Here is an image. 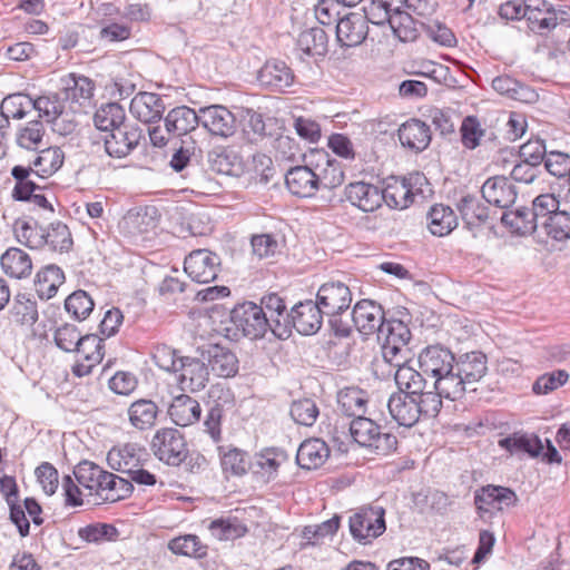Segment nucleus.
I'll use <instances>...</instances> for the list:
<instances>
[{
  "instance_id": "7",
  "label": "nucleus",
  "mask_w": 570,
  "mask_h": 570,
  "mask_svg": "<svg viewBox=\"0 0 570 570\" xmlns=\"http://www.w3.org/2000/svg\"><path fill=\"white\" fill-rule=\"evenodd\" d=\"M222 267L220 256L207 248L191 250L184 261V271L194 281L200 284L214 282Z\"/></svg>"
},
{
  "instance_id": "52",
  "label": "nucleus",
  "mask_w": 570,
  "mask_h": 570,
  "mask_svg": "<svg viewBox=\"0 0 570 570\" xmlns=\"http://www.w3.org/2000/svg\"><path fill=\"white\" fill-rule=\"evenodd\" d=\"M158 414V406L151 400L140 399L128 409L129 421L135 428H153Z\"/></svg>"
},
{
  "instance_id": "37",
  "label": "nucleus",
  "mask_w": 570,
  "mask_h": 570,
  "mask_svg": "<svg viewBox=\"0 0 570 570\" xmlns=\"http://www.w3.org/2000/svg\"><path fill=\"white\" fill-rule=\"evenodd\" d=\"M428 228L432 235L443 237L458 226L454 210L444 204H434L426 214Z\"/></svg>"
},
{
  "instance_id": "62",
  "label": "nucleus",
  "mask_w": 570,
  "mask_h": 570,
  "mask_svg": "<svg viewBox=\"0 0 570 570\" xmlns=\"http://www.w3.org/2000/svg\"><path fill=\"white\" fill-rule=\"evenodd\" d=\"M65 99L60 94H49L33 99L35 109L40 117L48 118V121L56 120L65 110Z\"/></svg>"
},
{
  "instance_id": "12",
  "label": "nucleus",
  "mask_w": 570,
  "mask_h": 570,
  "mask_svg": "<svg viewBox=\"0 0 570 570\" xmlns=\"http://www.w3.org/2000/svg\"><path fill=\"white\" fill-rule=\"evenodd\" d=\"M367 395L365 391L358 387H345L337 394V403L342 413L352 417L350 428L362 425L364 422L368 423L372 428H382V425L372 417V413L367 411Z\"/></svg>"
},
{
  "instance_id": "29",
  "label": "nucleus",
  "mask_w": 570,
  "mask_h": 570,
  "mask_svg": "<svg viewBox=\"0 0 570 570\" xmlns=\"http://www.w3.org/2000/svg\"><path fill=\"white\" fill-rule=\"evenodd\" d=\"M348 436L362 448L376 454H387L395 450L397 440L392 433H381L380 430H347Z\"/></svg>"
},
{
  "instance_id": "63",
  "label": "nucleus",
  "mask_w": 570,
  "mask_h": 570,
  "mask_svg": "<svg viewBox=\"0 0 570 570\" xmlns=\"http://www.w3.org/2000/svg\"><path fill=\"white\" fill-rule=\"evenodd\" d=\"M289 414L296 424L312 428L320 410L313 400L303 399L292 403Z\"/></svg>"
},
{
  "instance_id": "38",
  "label": "nucleus",
  "mask_w": 570,
  "mask_h": 570,
  "mask_svg": "<svg viewBox=\"0 0 570 570\" xmlns=\"http://www.w3.org/2000/svg\"><path fill=\"white\" fill-rule=\"evenodd\" d=\"M382 23L387 21L394 36L402 42H413L420 36V22L409 12L395 9L389 17H383Z\"/></svg>"
},
{
  "instance_id": "41",
  "label": "nucleus",
  "mask_w": 570,
  "mask_h": 570,
  "mask_svg": "<svg viewBox=\"0 0 570 570\" xmlns=\"http://www.w3.org/2000/svg\"><path fill=\"white\" fill-rule=\"evenodd\" d=\"M63 161V150L53 146L41 149L28 166L33 167L37 177L46 179L56 174L62 167Z\"/></svg>"
},
{
  "instance_id": "54",
  "label": "nucleus",
  "mask_w": 570,
  "mask_h": 570,
  "mask_svg": "<svg viewBox=\"0 0 570 570\" xmlns=\"http://www.w3.org/2000/svg\"><path fill=\"white\" fill-rule=\"evenodd\" d=\"M322 155L326 158V164L316 165L320 189H334L344 183V171L338 161L328 158L327 153L323 151Z\"/></svg>"
},
{
  "instance_id": "3",
  "label": "nucleus",
  "mask_w": 570,
  "mask_h": 570,
  "mask_svg": "<svg viewBox=\"0 0 570 570\" xmlns=\"http://www.w3.org/2000/svg\"><path fill=\"white\" fill-rule=\"evenodd\" d=\"M353 295L350 286L341 281L322 284L316 293L315 303L327 317L331 331L336 337H348V311Z\"/></svg>"
},
{
  "instance_id": "11",
  "label": "nucleus",
  "mask_w": 570,
  "mask_h": 570,
  "mask_svg": "<svg viewBox=\"0 0 570 570\" xmlns=\"http://www.w3.org/2000/svg\"><path fill=\"white\" fill-rule=\"evenodd\" d=\"M107 155L112 158H125L130 155L145 139L142 128L137 124L126 122L112 132L102 137Z\"/></svg>"
},
{
  "instance_id": "27",
  "label": "nucleus",
  "mask_w": 570,
  "mask_h": 570,
  "mask_svg": "<svg viewBox=\"0 0 570 570\" xmlns=\"http://www.w3.org/2000/svg\"><path fill=\"white\" fill-rule=\"evenodd\" d=\"M166 132L175 138L185 136L200 125L199 110L181 105L168 111L164 118Z\"/></svg>"
},
{
  "instance_id": "64",
  "label": "nucleus",
  "mask_w": 570,
  "mask_h": 570,
  "mask_svg": "<svg viewBox=\"0 0 570 570\" xmlns=\"http://www.w3.org/2000/svg\"><path fill=\"white\" fill-rule=\"evenodd\" d=\"M45 131V126L40 120L29 121L19 129L16 137L17 145L28 150H37L42 141Z\"/></svg>"
},
{
  "instance_id": "31",
  "label": "nucleus",
  "mask_w": 570,
  "mask_h": 570,
  "mask_svg": "<svg viewBox=\"0 0 570 570\" xmlns=\"http://www.w3.org/2000/svg\"><path fill=\"white\" fill-rule=\"evenodd\" d=\"M330 38L318 26L303 30L296 39V48L311 58H324L328 52Z\"/></svg>"
},
{
  "instance_id": "56",
  "label": "nucleus",
  "mask_w": 570,
  "mask_h": 570,
  "mask_svg": "<svg viewBox=\"0 0 570 570\" xmlns=\"http://www.w3.org/2000/svg\"><path fill=\"white\" fill-rule=\"evenodd\" d=\"M243 131L249 141H258L265 138L268 134L266 131V124L261 112L252 108H242L240 110Z\"/></svg>"
},
{
  "instance_id": "50",
  "label": "nucleus",
  "mask_w": 570,
  "mask_h": 570,
  "mask_svg": "<svg viewBox=\"0 0 570 570\" xmlns=\"http://www.w3.org/2000/svg\"><path fill=\"white\" fill-rule=\"evenodd\" d=\"M208 530L217 540H235L246 534V525L236 517H226L213 520Z\"/></svg>"
},
{
  "instance_id": "47",
  "label": "nucleus",
  "mask_w": 570,
  "mask_h": 570,
  "mask_svg": "<svg viewBox=\"0 0 570 570\" xmlns=\"http://www.w3.org/2000/svg\"><path fill=\"white\" fill-rule=\"evenodd\" d=\"M492 88L498 94L521 102H531L537 96L530 87L508 75L495 77L492 80Z\"/></svg>"
},
{
  "instance_id": "44",
  "label": "nucleus",
  "mask_w": 570,
  "mask_h": 570,
  "mask_svg": "<svg viewBox=\"0 0 570 570\" xmlns=\"http://www.w3.org/2000/svg\"><path fill=\"white\" fill-rule=\"evenodd\" d=\"M0 264L3 272L14 278L27 277L32 269L30 256L17 247L7 249L0 258Z\"/></svg>"
},
{
  "instance_id": "10",
  "label": "nucleus",
  "mask_w": 570,
  "mask_h": 570,
  "mask_svg": "<svg viewBox=\"0 0 570 570\" xmlns=\"http://www.w3.org/2000/svg\"><path fill=\"white\" fill-rule=\"evenodd\" d=\"M387 314L382 305L375 301H358L353 309L348 312L350 335L353 327L363 335L377 334Z\"/></svg>"
},
{
  "instance_id": "8",
  "label": "nucleus",
  "mask_w": 570,
  "mask_h": 570,
  "mask_svg": "<svg viewBox=\"0 0 570 570\" xmlns=\"http://www.w3.org/2000/svg\"><path fill=\"white\" fill-rule=\"evenodd\" d=\"M500 446L511 453H528L530 456L542 455V460L549 464L561 463L562 458L558 450L547 440V448L534 434L515 432L512 436L499 441Z\"/></svg>"
},
{
  "instance_id": "53",
  "label": "nucleus",
  "mask_w": 570,
  "mask_h": 570,
  "mask_svg": "<svg viewBox=\"0 0 570 570\" xmlns=\"http://www.w3.org/2000/svg\"><path fill=\"white\" fill-rule=\"evenodd\" d=\"M95 302L82 289L75 291L65 299V309L75 321H85L94 311Z\"/></svg>"
},
{
  "instance_id": "36",
  "label": "nucleus",
  "mask_w": 570,
  "mask_h": 570,
  "mask_svg": "<svg viewBox=\"0 0 570 570\" xmlns=\"http://www.w3.org/2000/svg\"><path fill=\"white\" fill-rule=\"evenodd\" d=\"M328 455L330 449L323 440L308 439L299 445L296 462L302 469L313 470L320 468Z\"/></svg>"
},
{
  "instance_id": "20",
  "label": "nucleus",
  "mask_w": 570,
  "mask_h": 570,
  "mask_svg": "<svg viewBox=\"0 0 570 570\" xmlns=\"http://www.w3.org/2000/svg\"><path fill=\"white\" fill-rule=\"evenodd\" d=\"M208 168L218 175L240 176L245 164L239 153L230 146H217L207 153Z\"/></svg>"
},
{
  "instance_id": "24",
  "label": "nucleus",
  "mask_w": 570,
  "mask_h": 570,
  "mask_svg": "<svg viewBox=\"0 0 570 570\" xmlns=\"http://www.w3.org/2000/svg\"><path fill=\"white\" fill-rule=\"evenodd\" d=\"M397 137L404 148L417 154L430 146L432 132L426 122L411 118L400 126Z\"/></svg>"
},
{
  "instance_id": "22",
  "label": "nucleus",
  "mask_w": 570,
  "mask_h": 570,
  "mask_svg": "<svg viewBox=\"0 0 570 570\" xmlns=\"http://www.w3.org/2000/svg\"><path fill=\"white\" fill-rule=\"evenodd\" d=\"M482 198L499 208L508 209L518 196L517 187L505 176L488 178L481 187Z\"/></svg>"
},
{
  "instance_id": "6",
  "label": "nucleus",
  "mask_w": 570,
  "mask_h": 570,
  "mask_svg": "<svg viewBox=\"0 0 570 570\" xmlns=\"http://www.w3.org/2000/svg\"><path fill=\"white\" fill-rule=\"evenodd\" d=\"M488 358L481 351H472L455 356L454 371L455 381L461 382L458 384L459 393L454 396H449L450 400H456L463 396L468 385L479 382L488 371Z\"/></svg>"
},
{
  "instance_id": "40",
  "label": "nucleus",
  "mask_w": 570,
  "mask_h": 570,
  "mask_svg": "<svg viewBox=\"0 0 570 570\" xmlns=\"http://www.w3.org/2000/svg\"><path fill=\"white\" fill-rule=\"evenodd\" d=\"M10 174L16 180L11 191V197L16 202L29 203L37 190L43 189L42 186L30 179V176L35 175L32 166L16 165L11 168Z\"/></svg>"
},
{
  "instance_id": "28",
  "label": "nucleus",
  "mask_w": 570,
  "mask_h": 570,
  "mask_svg": "<svg viewBox=\"0 0 570 570\" xmlns=\"http://www.w3.org/2000/svg\"><path fill=\"white\" fill-rule=\"evenodd\" d=\"M412 179L406 177H390L386 186L381 189L383 203L393 209H405L414 202Z\"/></svg>"
},
{
  "instance_id": "21",
  "label": "nucleus",
  "mask_w": 570,
  "mask_h": 570,
  "mask_svg": "<svg viewBox=\"0 0 570 570\" xmlns=\"http://www.w3.org/2000/svg\"><path fill=\"white\" fill-rule=\"evenodd\" d=\"M344 196L352 206L364 213H373L382 206L384 200L381 188L365 181H354L346 185Z\"/></svg>"
},
{
  "instance_id": "5",
  "label": "nucleus",
  "mask_w": 570,
  "mask_h": 570,
  "mask_svg": "<svg viewBox=\"0 0 570 570\" xmlns=\"http://www.w3.org/2000/svg\"><path fill=\"white\" fill-rule=\"evenodd\" d=\"M410 320L411 315L405 307L393 314L389 313L376 334L377 341L382 344L383 356L389 363L397 360L399 354L411 340L412 335L407 326Z\"/></svg>"
},
{
  "instance_id": "45",
  "label": "nucleus",
  "mask_w": 570,
  "mask_h": 570,
  "mask_svg": "<svg viewBox=\"0 0 570 570\" xmlns=\"http://www.w3.org/2000/svg\"><path fill=\"white\" fill-rule=\"evenodd\" d=\"M94 122L98 130L112 132L118 126L126 124L125 108L118 102L104 104L96 110Z\"/></svg>"
},
{
  "instance_id": "60",
  "label": "nucleus",
  "mask_w": 570,
  "mask_h": 570,
  "mask_svg": "<svg viewBox=\"0 0 570 570\" xmlns=\"http://www.w3.org/2000/svg\"><path fill=\"white\" fill-rule=\"evenodd\" d=\"M82 335L83 334H81L76 325L71 323H63L56 328L53 333V341L59 350L66 353H72L77 347H79Z\"/></svg>"
},
{
  "instance_id": "49",
  "label": "nucleus",
  "mask_w": 570,
  "mask_h": 570,
  "mask_svg": "<svg viewBox=\"0 0 570 570\" xmlns=\"http://www.w3.org/2000/svg\"><path fill=\"white\" fill-rule=\"evenodd\" d=\"M158 210L156 207H145L136 213H129L124 218V226L131 235H142L155 229L157 226Z\"/></svg>"
},
{
  "instance_id": "23",
  "label": "nucleus",
  "mask_w": 570,
  "mask_h": 570,
  "mask_svg": "<svg viewBox=\"0 0 570 570\" xmlns=\"http://www.w3.org/2000/svg\"><path fill=\"white\" fill-rule=\"evenodd\" d=\"M75 478L80 487L104 502L105 483H108L110 472L102 470L90 461L80 462L73 470Z\"/></svg>"
},
{
  "instance_id": "9",
  "label": "nucleus",
  "mask_w": 570,
  "mask_h": 570,
  "mask_svg": "<svg viewBox=\"0 0 570 570\" xmlns=\"http://www.w3.org/2000/svg\"><path fill=\"white\" fill-rule=\"evenodd\" d=\"M151 446L160 461L173 466H178L188 454L187 442L180 430H157Z\"/></svg>"
},
{
  "instance_id": "14",
  "label": "nucleus",
  "mask_w": 570,
  "mask_h": 570,
  "mask_svg": "<svg viewBox=\"0 0 570 570\" xmlns=\"http://www.w3.org/2000/svg\"><path fill=\"white\" fill-rule=\"evenodd\" d=\"M350 531L355 540L366 544L385 531L384 510L364 509L350 518Z\"/></svg>"
},
{
  "instance_id": "34",
  "label": "nucleus",
  "mask_w": 570,
  "mask_h": 570,
  "mask_svg": "<svg viewBox=\"0 0 570 570\" xmlns=\"http://www.w3.org/2000/svg\"><path fill=\"white\" fill-rule=\"evenodd\" d=\"M63 88L61 95L66 101L85 106L89 104L95 90V82L86 77L76 73L68 75L62 79Z\"/></svg>"
},
{
  "instance_id": "57",
  "label": "nucleus",
  "mask_w": 570,
  "mask_h": 570,
  "mask_svg": "<svg viewBox=\"0 0 570 570\" xmlns=\"http://www.w3.org/2000/svg\"><path fill=\"white\" fill-rule=\"evenodd\" d=\"M531 210L538 227L542 228L549 216L560 210V202L553 194H540L532 200Z\"/></svg>"
},
{
  "instance_id": "43",
  "label": "nucleus",
  "mask_w": 570,
  "mask_h": 570,
  "mask_svg": "<svg viewBox=\"0 0 570 570\" xmlns=\"http://www.w3.org/2000/svg\"><path fill=\"white\" fill-rule=\"evenodd\" d=\"M501 223L511 233L517 235H531L539 228L531 208L525 206L503 212Z\"/></svg>"
},
{
  "instance_id": "18",
  "label": "nucleus",
  "mask_w": 570,
  "mask_h": 570,
  "mask_svg": "<svg viewBox=\"0 0 570 570\" xmlns=\"http://www.w3.org/2000/svg\"><path fill=\"white\" fill-rule=\"evenodd\" d=\"M316 166L297 165L285 174L288 191L299 198H311L320 190Z\"/></svg>"
},
{
  "instance_id": "35",
  "label": "nucleus",
  "mask_w": 570,
  "mask_h": 570,
  "mask_svg": "<svg viewBox=\"0 0 570 570\" xmlns=\"http://www.w3.org/2000/svg\"><path fill=\"white\" fill-rule=\"evenodd\" d=\"M392 364L397 367L394 380L400 391L405 393L406 397L422 394L428 385L425 374L403 364L400 360H395Z\"/></svg>"
},
{
  "instance_id": "33",
  "label": "nucleus",
  "mask_w": 570,
  "mask_h": 570,
  "mask_svg": "<svg viewBox=\"0 0 570 570\" xmlns=\"http://www.w3.org/2000/svg\"><path fill=\"white\" fill-rule=\"evenodd\" d=\"M463 223L468 229H473L484 225L489 218V207L483 204L475 195L466 194L455 204Z\"/></svg>"
},
{
  "instance_id": "26",
  "label": "nucleus",
  "mask_w": 570,
  "mask_h": 570,
  "mask_svg": "<svg viewBox=\"0 0 570 570\" xmlns=\"http://www.w3.org/2000/svg\"><path fill=\"white\" fill-rule=\"evenodd\" d=\"M165 102L160 95L155 92H138L130 101L131 115L141 122L153 124L159 121L165 112Z\"/></svg>"
},
{
  "instance_id": "58",
  "label": "nucleus",
  "mask_w": 570,
  "mask_h": 570,
  "mask_svg": "<svg viewBox=\"0 0 570 570\" xmlns=\"http://www.w3.org/2000/svg\"><path fill=\"white\" fill-rule=\"evenodd\" d=\"M45 230L46 227H42L38 224V222H21V224L16 227L14 233L17 240L30 249H40L45 247Z\"/></svg>"
},
{
  "instance_id": "46",
  "label": "nucleus",
  "mask_w": 570,
  "mask_h": 570,
  "mask_svg": "<svg viewBox=\"0 0 570 570\" xmlns=\"http://www.w3.org/2000/svg\"><path fill=\"white\" fill-rule=\"evenodd\" d=\"M45 246L51 252L65 254L73 247V238L69 227L60 222L50 223L45 230Z\"/></svg>"
},
{
  "instance_id": "19",
  "label": "nucleus",
  "mask_w": 570,
  "mask_h": 570,
  "mask_svg": "<svg viewBox=\"0 0 570 570\" xmlns=\"http://www.w3.org/2000/svg\"><path fill=\"white\" fill-rule=\"evenodd\" d=\"M518 497L514 491L500 485H485L475 492L474 503L480 512L493 513L515 505Z\"/></svg>"
},
{
  "instance_id": "17",
  "label": "nucleus",
  "mask_w": 570,
  "mask_h": 570,
  "mask_svg": "<svg viewBox=\"0 0 570 570\" xmlns=\"http://www.w3.org/2000/svg\"><path fill=\"white\" fill-rule=\"evenodd\" d=\"M293 69L281 59H267L258 70L259 83L275 92H286L295 82Z\"/></svg>"
},
{
  "instance_id": "42",
  "label": "nucleus",
  "mask_w": 570,
  "mask_h": 570,
  "mask_svg": "<svg viewBox=\"0 0 570 570\" xmlns=\"http://www.w3.org/2000/svg\"><path fill=\"white\" fill-rule=\"evenodd\" d=\"M63 282V271L59 266L50 264L37 273L35 289L41 299H50L57 294L59 286Z\"/></svg>"
},
{
  "instance_id": "51",
  "label": "nucleus",
  "mask_w": 570,
  "mask_h": 570,
  "mask_svg": "<svg viewBox=\"0 0 570 570\" xmlns=\"http://www.w3.org/2000/svg\"><path fill=\"white\" fill-rule=\"evenodd\" d=\"M1 111L8 120L22 119L35 109L33 98L24 92L8 95L1 102Z\"/></svg>"
},
{
  "instance_id": "16",
  "label": "nucleus",
  "mask_w": 570,
  "mask_h": 570,
  "mask_svg": "<svg viewBox=\"0 0 570 570\" xmlns=\"http://www.w3.org/2000/svg\"><path fill=\"white\" fill-rule=\"evenodd\" d=\"M200 126L212 136L228 138L236 131V116L223 105L199 108Z\"/></svg>"
},
{
  "instance_id": "61",
  "label": "nucleus",
  "mask_w": 570,
  "mask_h": 570,
  "mask_svg": "<svg viewBox=\"0 0 570 570\" xmlns=\"http://www.w3.org/2000/svg\"><path fill=\"white\" fill-rule=\"evenodd\" d=\"M168 549L175 554L202 558L206 554V547L202 544L197 535L186 534L171 539Z\"/></svg>"
},
{
  "instance_id": "32",
  "label": "nucleus",
  "mask_w": 570,
  "mask_h": 570,
  "mask_svg": "<svg viewBox=\"0 0 570 570\" xmlns=\"http://www.w3.org/2000/svg\"><path fill=\"white\" fill-rule=\"evenodd\" d=\"M145 449L137 444H125L121 448H112L107 454L108 465L116 471L129 473L141 465Z\"/></svg>"
},
{
  "instance_id": "30",
  "label": "nucleus",
  "mask_w": 570,
  "mask_h": 570,
  "mask_svg": "<svg viewBox=\"0 0 570 570\" xmlns=\"http://www.w3.org/2000/svg\"><path fill=\"white\" fill-rule=\"evenodd\" d=\"M168 415L178 428H187L197 423L202 415L198 401L187 394L175 396L168 407Z\"/></svg>"
},
{
  "instance_id": "39",
  "label": "nucleus",
  "mask_w": 570,
  "mask_h": 570,
  "mask_svg": "<svg viewBox=\"0 0 570 570\" xmlns=\"http://www.w3.org/2000/svg\"><path fill=\"white\" fill-rule=\"evenodd\" d=\"M387 407L399 428H412L420 419V407L412 396L403 397L394 394L390 397Z\"/></svg>"
},
{
  "instance_id": "25",
  "label": "nucleus",
  "mask_w": 570,
  "mask_h": 570,
  "mask_svg": "<svg viewBox=\"0 0 570 570\" xmlns=\"http://www.w3.org/2000/svg\"><path fill=\"white\" fill-rule=\"evenodd\" d=\"M208 368L219 377H233L238 373L239 362L236 354L219 344L209 345L202 352Z\"/></svg>"
},
{
  "instance_id": "59",
  "label": "nucleus",
  "mask_w": 570,
  "mask_h": 570,
  "mask_svg": "<svg viewBox=\"0 0 570 570\" xmlns=\"http://www.w3.org/2000/svg\"><path fill=\"white\" fill-rule=\"evenodd\" d=\"M549 222L542 227L543 232L550 238L557 242L570 239V212L560 209L554 215L549 216Z\"/></svg>"
},
{
  "instance_id": "48",
  "label": "nucleus",
  "mask_w": 570,
  "mask_h": 570,
  "mask_svg": "<svg viewBox=\"0 0 570 570\" xmlns=\"http://www.w3.org/2000/svg\"><path fill=\"white\" fill-rule=\"evenodd\" d=\"M10 313L20 325L32 326L39 317L37 302L28 293H18L14 296Z\"/></svg>"
},
{
  "instance_id": "55",
  "label": "nucleus",
  "mask_w": 570,
  "mask_h": 570,
  "mask_svg": "<svg viewBox=\"0 0 570 570\" xmlns=\"http://www.w3.org/2000/svg\"><path fill=\"white\" fill-rule=\"evenodd\" d=\"M528 28L540 36L549 33L558 24L557 11L552 6L543 9H538L531 13L524 16Z\"/></svg>"
},
{
  "instance_id": "1",
  "label": "nucleus",
  "mask_w": 570,
  "mask_h": 570,
  "mask_svg": "<svg viewBox=\"0 0 570 570\" xmlns=\"http://www.w3.org/2000/svg\"><path fill=\"white\" fill-rule=\"evenodd\" d=\"M263 303L266 304L272 316L276 317V320L272 318L273 335L278 340L289 338L293 330L304 336L314 335L323 325L325 315L313 299L301 301L289 311L285 301L276 293L264 295Z\"/></svg>"
},
{
  "instance_id": "13",
  "label": "nucleus",
  "mask_w": 570,
  "mask_h": 570,
  "mask_svg": "<svg viewBox=\"0 0 570 570\" xmlns=\"http://www.w3.org/2000/svg\"><path fill=\"white\" fill-rule=\"evenodd\" d=\"M368 21L374 24H382V21L368 18L367 14L350 12L340 18L336 23V41L342 48L360 46L367 37Z\"/></svg>"
},
{
  "instance_id": "2",
  "label": "nucleus",
  "mask_w": 570,
  "mask_h": 570,
  "mask_svg": "<svg viewBox=\"0 0 570 570\" xmlns=\"http://www.w3.org/2000/svg\"><path fill=\"white\" fill-rule=\"evenodd\" d=\"M273 320L276 317L273 315ZM274 322L272 313L267 311L266 304H256L252 301H243L229 309L228 325L225 327L226 336L238 341L240 337L259 340L267 331L273 333Z\"/></svg>"
},
{
  "instance_id": "15",
  "label": "nucleus",
  "mask_w": 570,
  "mask_h": 570,
  "mask_svg": "<svg viewBox=\"0 0 570 570\" xmlns=\"http://www.w3.org/2000/svg\"><path fill=\"white\" fill-rule=\"evenodd\" d=\"M175 374L180 390L191 393L204 390L209 381V368L203 356H183Z\"/></svg>"
},
{
  "instance_id": "4",
  "label": "nucleus",
  "mask_w": 570,
  "mask_h": 570,
  "mask_svg": "<svg viewBox=\"0 0 570 570\" xmlns=\"http://www.w3.org/2000/svg\"><path fill=\"white\" fill-rule=\"evenodd\" d=\"M454 353L442 344L428 345L419 354L420 370L433 379L432 387L445 394V399L459 393L458 384L461 380L454 382Z\"/></svg>"
}]
</instances>
